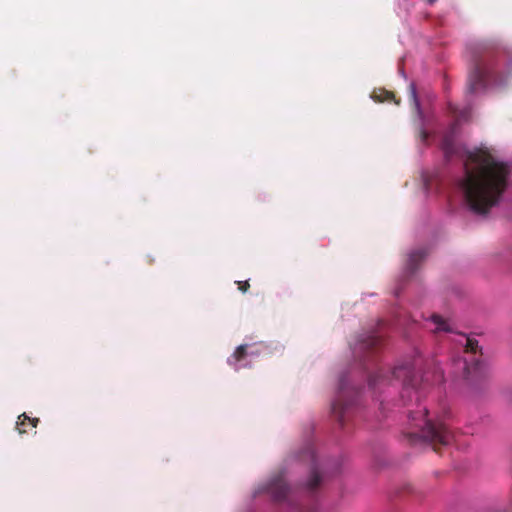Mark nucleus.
Wrapping results in <instances>:
<instances>
[{"instance_id":"obj_1","label":"nucleus","mask_w":512,"mask_h":512,"mask_svg":"<svg viewBox=\"0 0 512 512\" xmlns=\"http://www.w3.org/2000/svg\"><path fill=\"white\" fill-rule=\"evenodd\" d=\"M464 168L460 187L466 203L474 214L486 215L508 188L510 167L489 151L479 149L468 153Z\"/></svg>"},{"instance_id":"obj_2","label":"nucleus","mask_w":512,"mask_h":512,"mask_svg":"<svg viewBox=\"0 0 512 512\" xmlns=\"http://www.w3.org/2000/svg\"><path fill=\"white\" fill-rule=\"evenodd\" d=\"M391 377L401 381L403 399L412 400V397L415 396L417 401V409L408 413L409 431L406 436L409 441L413 444L420 440L427 442L436 452L438 446L449 445L453 439L452 432L441 420L428 418L427 407L418 403L419 389L423 379L416 374L414 365L411 362L397 365L391 371Z\"/></svg>"},{"instance_id":"obj_3","label":"nucleus","mask_w":512,"mask_h":512,"mask_svg":"<svg viewBox=\"0 0 512 512\" xmlns=\"http://www.w3.org/2000/svg\"><path fill=\"white\" fill-rule=\"evenodd\" d=\"M473 67L467 91L471 94L484 91L490 83L501 85L509 74V59L506 50L498 44L482 42L472 48Z\"/></svg>"},{"instance_id":"obj_4","label":"nucleus","mask_w":512,"mask_h":512,"mask_svg":"<svg viewBox=\"0 0 512 512\" xmlns=\"http://www.w3.org/2000/svg\"><path fill=\"white\" fill-rule=\"evenodd\" d=\"M264 490L271 495L273 500L277 503L287 504L291 506L296 512H316L315 508L303 509L292 502L290 497V487L285 481L283 472H279L271 477L266 484Z\"/></svg>"},{"instance_id":"obj_5","label":"nucleus","mask_w":512,"mask_h":512,"mask_svg":"<svg viewBox=\"0 0 512 512\" xmlns=\"http://www.w3.org/2000/svg\"><path fill=\"white\" fill-rule=\"evenodd\" d=\"M478 351H480L478 341L474 338H466L465 352L470 354V357L464 359V375L468 380L484 376V363L476 358Z\"/></svg>"},{"instance_id":"obj_6","label":"nucleus","mask_w":512,"mask_h":512,"mask_svg":"<svg viewBox=\"0 0 512 512\" xmlns=\"http://www.w3.org/2000/svg\"><path fill=\"white\" fill-rule=\"evenodd\" d=\"M299 458L302 461H307L311 465V473L310 478L308 480L307 486L312 491L316 489L321 483V477L319 475L317 465H316V455L312 445H307L303 452L299 455Z\"/></svg>"},{"instance_id":"obj_7","label":"nucleus","mask_w":512,"mask_h":512,"mask_svg":"<svg viewBox=\"0 0 512 512\" xmlns=\"http://www.w3.org/2000/svg\"><path fill=\"white\" fill-rule=\"evenodd\" d=\"M382 345V338L378 334L365 335L360 338L354 348V354L361 357L366 353H374Z\"/></svg>"},{"instance_id":"obj_8","label":"nucleus","mask_w":512,"mask_h":512,"mask_svg":"<svg viewBox=\"0 0 512 512\" xmlns=\"http://www.w3.org/2000/svg\"><path fill=\"white\" fill-rule=\"evenodd\" d=\"M346 380L344 378L340 379L339 389L340 395L337 400H335L332 404V413L337 418L338 422L343 425L344 416L348 409V403L342 400L344 391H345Z\"/></svg>"},{"instance_id":"obj_9","label":"nucleus","mask_w":512,"mask_h":512,"mask_svg":"<svg viewBox=\"0 0 512 512\" xmlns=\"http://www.w3.org/2000/svg\"><path fill=\"white\" fill-rule=\"evenodd\" d=\"M427 255L428 252L424 249H418L411 252L405 266L407 273L413 274Z\"/></svg>"},{"instance_id":"obj_10","label":"nucleus","mask_w":512,"mask_h":512,"mask_svg":"<svg viewBox=\"0 0 512 512\" xmlns=\"http://www.w3.org/2000/svg\"><path fill=\"white\" fill-rule=\"evenodd\" d=\"M38 423V418H30L29 416L26 415V413H23L18 417V421L16 422V428L19 434H25L28 432L29 428H36Z\"/></svg>"},{"instance_id":"obj_11","label":"nucleus","mask_w":512,"mask_h":512,"mask_svg":"<svg viewBox=\"0 0 512 512\" xmlns=\"http://www.w3.org/2000/svg\"><path fill=\"white\" fill-rule=\"evenodd\" d=\"M247 348L248 346L245 344L238 346L234 353L228 358V364L232 366L235 370H239L242 367L238 364L247 357Z\"/></svg>"},{"instance_id":"obj_12","label":"nucleus","mask_w":512,"mask_h":512,"mask_svg":"<svg viewBox=\"0 0 512 512\" xmlns=\"http://www.w3.org/2000/svg\"><path fill=\"white\" fill-rule=\"evenodd\" d=\"M372 98L377 102H394L395 104H399V100H396V97L393 92L385 90V89H378L374 90L372 94Z\"/></svg>"},{"instance_id":"obj_13","label":"nucleus","mask_w":512,"mask_h":512,"mask_svg":"<svg viewBox=\"0 0 512 512\" xmlns=\"http://www.w3.org/2000/svg\"><path fill=\"white\" fill-rule=\"evenodd\" d=\"M431 321L435 325L434 332H440V331L451 332L452 331L450 325L440 315L432 314Z\"/></svg>"},{"instance_id":"obj_14","label":"nucleus","mask_w":512,"mask_h":512,"mask_svg":"<svg viewBox=\"0 0 512 512\" xmlns=\"http://www.w3.org/2000/svg\"><path fill=\"white\" fill-rule=\"evenodd\" d=\"M409 91H410V99L412 100L415 109L418 111V113H420V103H419V100L417 97L416 87L413 83L410 84Z\"/></svg>"},{"instance_id":"obj_15","label":"nucleus","mask_w":512,"mask_h":512,"mask_svg":"<svg viewBox=\"0 0 512 512\" xmlns=\"http://www.w3.org/2000/svg\"><path fill=\"white\" fill-rule=\"evenodd\" d=\"M384 380H385V376H384V375H382V373H378V374H376V375H374V376H371V377L369 378V385L374 387V386H376L379 382L384 381Z\"/></svg>"},{"instance_id":"obj_16","label":"nucleus","mask_w":512,"mask_h":512,"mask_svg":"<svg viewBox=\"0 0 512 512\" xmlns=\"http://www.w3.org/2000/svg\"><path fill=\"white\" fill-rule=\"evenodd\" d=\"M237 284H238V289L243 293H245L250 287V284L248 281H238Z\"/></svg>"},{"instance_id":"obj_17","label":"nucleus","mask_w":512,"mask_h":512,"mask_svg":"<svg viewBox=\"0 0 512 512\" xmlns=\"http://www.w3.org/2000/svg\"><path fill=\"white\" fill-rule=\"evenodd\" d=\"M421 135L424 140L427 138V133L425 131H422Z\"/></svg>"},{"instance_id":"obj_18","label":"nucleus","mask_w":512,"mask_h":512,"mask_svg":"<svg viewBox=\"0 0 512 512\" xmlns=\"http://www.w3.org/2000/svg\"><path fill=\"white\" fill-rule=\"evenodd\" d=\"M430 4L434 3L436 0H427Z\"/></svg>"}]
</instances>
